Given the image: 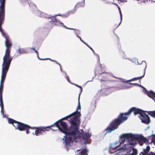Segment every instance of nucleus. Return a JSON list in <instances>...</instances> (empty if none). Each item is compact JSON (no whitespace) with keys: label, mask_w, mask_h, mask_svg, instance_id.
Returning a JSON list of instances; mask_svg holds the SVG:
<instances>
[{"label":"nucleus","mask_w":155,"mask_h":155,"mask_svg":"<svg viewBox=\"0 0 155 155\" xmlns=\"http://www.w3.org/2000/svg\"><path fill=\"white\" fill-rule=\"evenodd\" d=\"M68 120L71 125L69 128H68V126L66 122L61 120L60 125L62 128L61 127L59 128V130L60 132L65 135L64 137L65 139L64 143H65L66 147H70L71 144L73 143L74 140L80 138L81 134L79 130L80 124L73 117Z\"/></svg>","instance_id":"1"},{"label":"nucleus","mask_w":155,"mask_h":155,"mask_svg":"<svg viewBox=\"0 0 155 155\" xmlns=\"http://www.w3.org/2000/svg\"><path fill=\"white\" fill-rule=\"evenodd\" d=\"M69 118V117H68L67 116L57 121L54 124L50 126L38 127H31L27 124L17 121L11 118H8V123L12 124L15 127L16 130L18 129L20 131L25 130L26 133L28 134L29 133V130L30 129H36L35 131V135L36 136H38L40 135L44 134L46 131L49 130H48L47 129L48 128L51 129H52L51 128L54 127V126L58 127L59 130V128L60 127L59 123H60L61 120H64Z\"/></svg>","instance_id":"2"},{"label":"nucleus","mask_w":155,"mask_h":155,"mask_svg":"<svg viewBox=\"0 0 155 155\" xmlns=\"http://www.w3.org/2000/svg\"><path fill=\"white\" fill-rule=\"evenodd\" d=\"M120 139L121 140L120 143H124L125 141L127 143L117 150L127 151V153L130 155H136V149L134 148L136 145V141H134L136 140V134H124L120 136Z\"/></svg>","instance_id":"3"},{"label":"nucleus","mask_w":155,"mask_h":155,"mask_svg":"<svg viewBox=\"0 0 155 155\" xmlns=\"http://www.w3.org/2000/svg\"><path fill=\"white\" fill-rule=\"evenodd\" d=\"M133 112L134 115H136V107L130 108L127 113H120L117 119H115L109 124V126L105 129L107 133H110L117 129L119 125L124 122L128 118L127 116Z\"/></svg>","instance_id":"4"},{"label":"nucleus","mask_w":155,"mask_h":155,"mask_svg":"<svg viewBox=\"0 0 155 155\" xmlns=\"http://www.w3.org/2000/svg\"><path fill=\"white\" fill-rule=\"evenodd\" d=\"M146 113L155 118V111L147 112L139 108H136V115L141 120V122L148 124L150 122V120L149 117Z\"/></svg>","instance_id":"5"},{"label":"nucleus","mask_w":155,"mask_h":155,"mask_svg":"<svg viewBox=\"0 0 155 155\" xmlns=\"http://www.w3.org/2000/svg\"><path fill=\"white\" fill-rule=\"evenodd\" d=\"M5 0H1L0 1V31L2 36L5 40L8 39L9 37L6 33L3 32L2 28V25L3 24L5 16Z\"/></svg>","instance_id":"6"},{"label":"nucleus","mask_w":155,"mask_h":155,"mask_svg":"<svg viewBox=\"0 0 155 155\" xmlns=\"http://www.w3.org/2000/svg\"><path fill=\"white\" fill-rule=\"evenodd\" d=\"M5 44L6 48L5 55L3 57V62L11 63L12 58L10 56V52L11 48L12 46V44L9 38L5 40Z\"/></svg>","instance_id":"7"},{"label":"nucleus","mask_w":155,"mask_h":155,"mask_svg":"<svg viewBox=\"0 0 155 155\" xmlns=\"http://www.w3.org/2000/svg\"><path fill=\"white\" fill-rule=\"evenodd\" d=\"M137 142L140 146L144 144H149L152 142L155 145V135H152L149 139H148L141 135L136 134V144Z\"/></svg>","instance_id":"8"},{"label":"nucleus","mask_w":155,"mask_h":155,"mask_svg":"<svg viewBox=\"0 0 155 155\" xmlns=\"http://www.w3.org/2000/svg\"><path fill=\"white\" fill-rule=\"evenodd\" d=\"M11 63L3 62L2 64V73L0 82L1 86H3L4 83L6 74L8 70Z\"/></svg>","instance_id":"9"},{"label":"nucleus","mask_w":155,"mask_h":155,"mask_svg":"<svg viewBox=\"0 0 155 155\" xmlns=\"http://www.w3.org/2000/svg\"><path fill=\"white\" fill-rule=\"evenodd\" d=\"M80 97H79L78 99V107L76 111L70 114V115L68 116V117H70L74 116L75 115V116L73 117V118L75 120L77 121L80 124V117L81 116V114L80 112L78 111V109H81V106L80 105Z\"/></svg>","instance_id":"10"},{"label":"nucleus","mask_w":155,"mask_h":155,"mask_svg":"<svg viewBox=\"0 0 155 155\" xmlns=\"http://www.w3.org/2000/svg\"><path fill=\"white\" fill-rule=\"evenodd\" d=\"M139 86L142 87L143 88V89H145V91H146V90L145 89V88L141 85L136 84V86ZM145 93L146 94H147L149 97L152 98L155 102V93L153 91H150L149 92H145Z\"/></svg>","instance_id":"11"},{"label":"nucleus","mask_w":155,"mask_h":155,"mask_svg":"<svg viewBox=\"0 0 155 155\" xmlns=\"http://www.w3.org/2000/svg\"><path fill=\"white\" fill-rule=\"evenodd\" d=\"M150 147L149 146L147 145L145 149H143V153L145 154V155H155V153L152 152H150L148 154L147 153L148 151L150 150Z\"/></svg>","instance_id":"12"},{"label":"nucleus","mask_w":155,"mask_h":155,"mask_svg":"<svg viewBox=\"0 0 155 155\" xmlns=\"http://www.w3.org/2000/svg\"><path fill=\"white\" fill-rule=\"evenodd\" d=\"M137 63L139 64H141L142 63L144 64L145 65V68L144 69V72L143 73V75L141 76L136 77V80H137L140 79H141L144 76L145 74V69L147 68V65H146V62L145 61H142V62L141 63H140L139 62V61H138Z\"/></svg>","instance_id":"13"},{"label":"nucleus","mask_w":155,"mask_h":155,"mask_svg":"<svg viewBox=\"0 0 155 155\" xmlns=\"http://www.w3.org/2000/svg\"><path fill=\"white\" fill-rule=\"evenodd\" d=\"M91 135L88 133H85L82 135L83 139L85 140H88L90 137Z\"/></svg>","instance_id":"14"},{"label":"nucleus","mask_w":155,"mask_h":155,"mask_svg":"<svg viewBox=\"0 0 155 155\" xmlns=\"http://www.w3.org/2000/svg\"><path fill=\"white\" fill-rule=\"evenodd\" d=\"M116 143H114L110 145V150H109V151L110 153H114V152H111L110 150H114L115 149H117L118 146L117 145V146H116Z\"/></svg>","instance_id":"15"},{"label":"nucleus","mask_w":155,"mask_h":155,"mask_svg":"<svg viewBox=\"0 0 155 155\" xmlns=\"http://www.w3.org/2000/svg\"><path fill=\"white\" fill-rule=\"evenodd\" d=\"M51 19V21L54 22V23H57L58 22L61 24H63V23L59 22V21H58L57 19L55 18L54 17H52L50 18Z\"/></svg>","instance_id":"16"},{"label":"nucleus","mask_w":155,"mask_h":155,"mask_svg":"<svg viewBox=\"0 0 155 155\" xmlns=\"http://www.w3.org/2000/svg\"><path fill=\"white\" fill-rule=\"evenodd\" d=\"M87 152L88 151L86 149H84L81 150V155H88Z\"/></svg>","instance_id":"17"},{"label":"nucleus","mask_w":155,"mask_h":155,"mask_svg":"<svg viewBox=\"0 0 155 155\" xmlns=\"http://www.w3.org/2000/svg\"><path fill=\"white\" fill-rule=\"evenodd\" d=\"M0 106H4L3 101V100H2V95H0Z\"/></svg>","instance_id":"18"},{"label":"nucleus","mask_w":155,"mask_h":155,"mask_svg":"<svg viewBox=\"0 0 155 155\" xmlns=\"http://www.w3.org/2000/svg\"><path fill=\"white\" fill-rule=\"evenodd\" d=\"M130 82H127V81L125 82H126L127 83V84L129 85V87H132V85H134V86L136 85V84L135 83H133V82H132V83H131Z\"/></svg>","instance_id":"19"},{"label":"nucleus","mask_w":155,"mask_h":155,"mask_svg":"<svg viewBox=\"0 0 155 155\" xmlns=\"http://www.w3.org/2000/svg\"><path fill=\"white\" fill-rule=\"evenodd\" d=\"M35 51V52L37 54V56H38V58L40 60H47L48 59H49V58H46V59H41V58H40L39 57V56H38V52L36 50H34Z\"/></svg>","instance_id":"20"},{"label":"nucleus","mask_w":155,"mask_h":155,"mask_svg":"<svg viewBox=\"0 0 155 155\" xmlns=\"http://www.w3.org/2000/svg\"><path fill=\"white\" fill-rule=\"evenodd\" d=\"M35 51V52L37 54V56H38V58L40 60H47L48 59H49V58H46V59H41V58H40L39 57V56H38V52L36 50H34Z\"/></svg>","instance_id":"21"},{"label":"nucleus","mask_w":155,"mask_h":155,"mask_svg":"<svg viewBox=\"0 0 155 155\" xmlns=\"http://www.w3.org/2000/svg\"><path fill=\"white\" fill-rule=\"evenodd\" d=\"M76 85V86L79 87L81 89L80 93L79 94V97H80V95H81V93L82 92V91H83L82 88V87H81V86H79V85H77V84H76V85Z\"/></svg>","instance_id":"22"},{"label":"nucleus","mask_w":155,"mask_h":155,"mask_svg":"<svg viewBox=\"0 0 155 155\" xmlns=\"http://www.w3.org/2000/svg\"><path fill=\"white\" fill-rule=\"evenodd\" d=\"M3 86L0 85V95H2Z\"/></svg>","instance_id":"23"},{"label":"nucleus","mask_w":155,"mask_h":155,"mask_svg":"<svg viewBox=\"0 0 155 155\" xmlns=\"http://www.w3.org/2000/svg\"><path fill=\"white\" fill-rule=\"evenodd\" d=\"M1 113H2L3 115L4 114V106H1Z\"/></svg>","instance_id":"24"},{"label":"nucleus","mask_w":155,"mask_h":155,"mask_svg":"<svg viewBox=\"0 0 155 155\" xmlns=\"http://www.w3.org/2000/svg\"><path fill=\"white\" fill-rule=\"evenodd\" d=\"M49 59H50L51 61L55 62L57 64H58L60 66L61 68V65L60 64L58 63L57 61H56L55 60H51V59H50V58H49Z\"/></svg>","instance_id":"25"},{"label":"nucleus","mask_w":155,"mask_h":155,"mask_svg":"<svg viewBox=\"0 0 155 155\" xmlns=\"http://www.w3.org/2000/svg\"><path fill=\"white\" fill-rule=\"evenodd\" d=\"M136 80V78H133V79L130 80H128V81H127V82H131L132 81H135Z\"/></svg>","instance_id":"26"},{"label":"nucleus","mask_w":155,"mask_h":155,"mask_svg":"<svg viewBox=\"0 0 155 155\" xmlns=\"http://www.w3.org/2000/svg\"><path fill=\"white\" fill-rule=\"evenodd\" d=\"M18 51H19V53L20 54H23V53H27L26 52H21V50L20 49V48H19L18 49Z\"/></svg>","instance_id":"27"},{"label":"nucleus","mask_w":155,"mask_h":155,"mask_svg":"<svg viewBox=\"0 0 155 155\" xmlns=\"http://www.w3.org/2000/svg\"><path fill=\"white\" fill-rule=\"evenodd\" d=\"M119 12V13H120V19H121V20H122V13H121V10Z\"/></svg>","instance_id":"28"},{"label":"nucleus","mask_w":155,"mask_h":155,"mask_svg":"<svg viewBox=\"0 0 155 155\" xmlns=\"http://www.w3.org/2000/svg\"><path fill=\"white\" fill-rule=\"evenodd\" d=\"M63 27H64V28H66V29H71V30H75L74 29H73V28H67V27H66L65 26V25H63Z\"/></svg>","instance_id":"29"},{"label":"nucleus","mask_w":155,"mask_h":155,"mask_svg":"<svg viewBox=\"0 0 155 155\" xmlns=\"http://www.w3.org/2000/svg\"><path fill=\"white\" fill-rule=\"evenodd\" d=\"M88 47H89L90 49L92 50V51L94 52V51L93 50V49L91 48V47L89 46L87 44H86L85 43H84Z\"/></svg>","instance_id":"30"},{"label":"nucleus","mask_w":155,"mask_h":155,"mask_svg":"<svg viewBox=\"0 0 155 155\" xmlns=\"http://www.w3.org/2000/svg\"><path fill=\"white\" fill-rule=\"evenodd\" d=\"M31 49L33 50H34V51L35 50V48L33 47H32L31 48Z\"/></svg>","instance_id":"31"},{"label":"nucleus","mask_w":155,"mask_h":155,"mask_svg":"<svg viewBox=\"0 0 155 155\" xmlns=\"http://www.w3.org/2000/svg\"><path fill=\"white\" fill-rule=\"evenodd\" d=\"M77 37L78 38H79L81 40V41H82V40H81V38L79 36H78L77 35Z\"/></svg>","instance_id":"32"},{"label":"nucleus","mask_w":155,"mask_h":155,"mask_svg":"<svg viewBox=\"0 0 155 155\" xmlns=\"http://www.w3.org/2000/svg\"><path fill=\"white\" fill-rule=\"evenodd\" d=\"M118 10H119V11H120V7L118 6Z\"/></svg>","instance_id":"33"},{"label":"nucleus","mask_w":155,"mask_h":155,"mask_svg":"<svg viewBox=\"0 0 155 155\" xmlns=\"http://www.w3.org/2000/svg\"><path fill=\"white\" fill-rule=\"evenodd\" d=\"M100 81H104V80H101Z\"/></svg>","instance_id":"34"},{"label":"nucleus","mask_w":155,"mask_h":155,"mask_svg":"<svg viewBox=\"0 0 155 155\" xmlns=\"http://www.w3.org/2000/svg\"><path fill=\"white\" fill-rule=\"evenodd\" d=\"M149 127H150V126H148V127H147V128H149Z\"/></svg>","instance_id":"35"},{"label":"nucleus","mask_w":155,"mask_h":155,"mask_svg":"<svg viewBox=\"0 0 155 155\" xmlns=\"http://www.w3.org/2000/svg\"><path fill=\"white\" fill-rule=\"evenodd\" d=\"M121 143H120V144H119V145H120V144H121Z\"/></svg>","instance_id":"36"},{"label":"nucleus","mask_w":155,"mask_h":155,"mask_svg":"<svg viewBox=\"0 0 155 155\" xmlns=\"http://www.w3.org/2000/svg\"><path fill=\"white\" fill-rule=\"evenodd\" d=\"M136 154L137 153V150H136Z\"/></svg>","instance_id":"37"},{"label":"nucleus","mask_w":155,"mask_h":155,"mask_svg":"<svg viewBox=\"0 0 155 155\" xmlns=\"http://www.w3.org/2000/svg\"><path fill=\"white\" fill-rule=\"evenodd\" d=\"M79 150H77V151H79Z\"/></svg>","instance_id":"38"}]
</instances>
